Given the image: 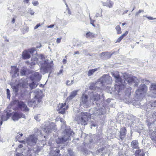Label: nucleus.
Segmentation results:
<instances>
[{
    "mask_svg": "<svg viewBox=\"0 0 156 156\" xmlns=\"http://www.w3.org/2000/svg\"><path fill=\"white\" fill-rule=\"evenodd\" d=\"M112 74V76L115 79V88L119 89V93L126 86L133 85L135 86L138 85V80L136 77L125 73L123 75L124 80H122L120 77L118 72H115Z\"/></svg>",
    "mask_w": 156,
    "mask_h": 156,
    "instance_id": "nucleus-1",
    "label": "nucleus"
},
{
    "mask_svg": "<svg viewBox=\"0 0 156 156\" xmlns=\"http://www.w3.org/2000/svg\"><path fill=\"white\" fill-rule=\"evenodd\" d=\"M105 107L100 108H92L90 110V113L79 112L76 116L75 120L78 124L85 125L87 124L88 119L90 118L91 115L98 116L104 114L105 112Z\"/></svg>",
    "mask_w": 156,
    "mask_h": 156,
    "instance_id": "nucleus-2",
    "label": "nucleus"
},
{
    "mask_svg": "<svg viewBox=\"0 0 156 156\" xmlns=\"http://www.w3.org/2000/svg\"><path fill=\"white\" fill-rule=\"evenodd\" d=\"M100 95L98 94H94L93 96L90 97V101L88 100L87 95L83 94L80 101V104L81 106H83L85 108H87L90 106V104H94V102L95 101L96 104L98 105L99 104L98 102H99Z\"/></svg>",
    "mask_w": 156,
    "mask_h": 156,
    "instance_id": "nucleus-3",
    "label": "nucleus"
},
{
    "mask_svg": "<svg viewBox=\"0 0 156 156\" xmlns=\"http://www.w3.org/2000/svg\"><path fill=\"white\" fill-rule=\"evenodd\" d=\"M34 61L41 66L40 72L43 74L48 73L50 69L51 66L48 62V60L45 59L44 55H41L38 59L36 58Z\"/></svg>",
    "mask_w": 156,
    "mask_h": 156,
    "instance_id": "nucleus-4",
    "label": "nucleus"
},
{
    "mask_svg": "<svg viewBox=\"0 0 156 156\" xmlns=\"http://www.w3.org/2000/svg\"><path fill=\"white\" fill-rule=\"evenodd\" d=\"M43 137L41 135V130H38L37 132L35 133L34 134L31 135L28 137L26 141H20L21 143H23L24 145L25 144L30 146H34L36 144L38 140V136Z\"/></svg>",
    "mask_w": 156,
    "mask_h": 156,
    "instance_id": "nucleus-5",
    "label": "nucleus"
},
{
    "mask_svg": "<svg viewBox=\"0 0 156 156\" xmlns=\"http://www.w3.org/2000/svg\"><path fill=\"white\" fill-rule=\"evenodd\" d=\"M42 93L38 89L36 90L34 92V98L28 102V105L29 106L36 107L37 104L41 101Z\"/></svg>",
    "mask_w": 156,
    "mask_h": 156,
    "instance_id": "nucleus-6",
    "label": "nucleus"
},
{
    "mask_svg": "<svg viewBox=\"0 0 156 156\" xmlns=\"http://www.w3.org/2000/svg\"><path fill=\"white\" fill-rule=\"evenodd\" d=\"M70 128H68L65 129L64 133L65 135L62 137H58L56 139V141L57 144L62 143L67 141L69 139L70 135H73L74 133L69 129Z\"/></svg>",
    "mask_w": 156,
    "mask_h": 156,
    "instance_id": "nucleus-7",
    "label": "nucleus"
},
{
    "mask_svg": "<svg viewBox=\"0 0 156 156\" xmlns=\"http://www.w3.org/2000/svg\"><path fill=\"white\" fill-rule=\"evenodd\" d=\"M98 82H100L101 86H105L112 83V78L108 75H105L98 79Z\"/></svg>",
    "mask_w": 156,
    "mask_h": 156,
    "instance_id": "nucleus-8",
    "label": "nucleus"
},
{
    "mask_svg": "<svg viewBox=\"0 0 156 156\" xmlns=\"http://www.w3.org/2000/svg\"><path fill=\"white\" fill-rule=\"evenodd\" d=\"M147 90V87L146 86L143 84L140 85L139 88L136 90L135 92L136 95H139L140 97H142L145 95Z\"/></svg>",
    "mask_w": 156,
    "mask_h": 156,
    "instance_id": "nucleus-9",
    "label": "nucleus"
},
{
    "mask_svg": "<svg viewBox=\"0 0 156 156\" xmlns=\"http://www.w3.org/2000/svg\"><path fill=\"white\" fill-rule=\"evenodd\" d=\"M58 110L60 113L64 114L68 108V105L66 103L59 104L58 106Z\"/></svg>",
    "mask_w": 156,
    "mask_h": 156,
    "instance_id": "nucleus-10",
    "label": "nucleus"
},
{
    "mask_svg": "<svg viewBox=\"0 0 156 156\" xmlns=\"http://www.w3.org/2000/svg\"><path fill=\"white\" fill-rule=\"evenodd\" d=\"M55 130V125L53 122L49 123L48 125L45 126L44 131L46 133L51 132L54 130Z\"/></svg>",
    "mask_w": 156,
    "mask_h": 156,
    "instance_id": "nucleus-11",
    "label": "nucleus"
},
{
    "mask_svg": "<svg viewBox=\"0 0 156 156\" xmlns=\"http://www.w3.org/2000/svg\"><path fill=\"white\" fill-rule=\"evenodd\" d=\"M59 150L55 147H50V156H59Z\"/></svg>",
    "mask_w": 156,
    "mask_h": 156,
    "instance_id": "nucleus-12",
    "label": "nucleus"
},
{
    "mask_svg": "<svg viewBox=\"0 0 156 156\" xmlns=\"http://www.w3.org/2000/svg\"><path fill=\"white\" fill-rule=\"evenodd\" d=\"M18 106L19 108L25 112L29 111V109L26 104L23 101H18L17 103Z\"/></svg>",
    "mask_w": 156,
    "mask_h": 156,
    "instance_id": "nucleus-13",
    "label": "nucleus"
},
{
    "mask_svg": "<svg viewBox=\"0 0 156 156\" xmlns=\"http://www.w3.org/2000/svg\"><path fill=\"white\" fill-rule=\"evenodd\" d=\"M25 116L23 113H18L16 112L15 113L12 117V119L14 121H16L21 118H25Z\"/></svg>",
    "mask_w": 156,
    "mask_h": 156,
    "instance_id": "nucleus-14",
    "label": "nucleus"
},
{
    "mask_svg": "<svg viewBox=\"0 0 156 156\" xmlns=\"http://www.w3.org/2000/svg\"><path fill=\"white\" fill-rule=\"evenodd\" d=\"M20 150H22L21 151L22 155H29L30 156L32 155L31 153L32 152H33V151L32 150H30L29 149V150H28L27 148L23 149V151L21 149Z\"/></svg>",
    "mask_w": 156,
    "mask_h": 156,
    "instance_id": "nucleus-15",
    "label": "nucleus"
},
{
    "mask_svg": "<svg viewBox=\"0 0 156 156\" xmlns=\"http://www.w3.org/2000/svg\"><path fill=\"white\" fill-rule=\"evenodd\" d=\"M131 147L133 149H138L139 148V144L137 140L132 141L131 143Z\"/></svg>",
    "mask_w": 156,
    "mask_h": 156,
    "instance_id": "nucleus-16",
    "label": "nucleus"
},
{
    "mask_svg": "<svg viewBox=\"0 0 156 156\" xmlns=\"http://www.w3.org/2000/svg\"><path fill=\"white\" fill-rule=\"evenodd\" d=\"M114 3L110 0H107L106 3L103 2V5L104 6H106L110 8H112L113 6Z\"/></svg>",
    "mask_w": 156,
    "mask_h": 156,
    "instance_id": "nucleus-17",
    "label": "nucleus"
},
{
    "mask_svg": "<svg viewBox=\"0 0 156 156\" xmlns=\"http://www.w3.org/2000/svg\"><path fill=\"white\" fill-rule=\"evenodd\" d=\"M135 154L136 156H144L145 154L144 151L143 149H139L136 150Z\"/></svg>",
    "mask_w": 156,
    "mask_h": 156,
    "instance_id": "nucleus-18",
    "label": "nucleus"
},
{
    "mask_svg": "<svg viewBox=\"0 0 156 156\" xmlns=\"http://www.w3.org/2000/svg\"><path fill=\"white\" fill-rule=\"evenodd\" d=\"M126 129L125 128H122L120 131V134L119 135V137L121 140L122 139L125 137L126 135Z\"/></svg>",
    "mask_w": 156,
    "mask_h": 156,
    "instance_id": "nucleus-19",
    "label": "nucleus"
},
{
    "mask_svg": "<svg viewBox=\"0 0 156 156\" xmlns=\"http://www.w3.org/2000/svg\"><path fill=\"white\" fill-rule=\"evenodd\" d=\"M78 91V90L73 91L71 93L70 95L67 98V99L69 100L72 99L77 95Z\"/></svg>",
    "mask_w": 156,
    "mask_h": 156,
    "instance_id": "nucleus-20",
    "label": "nucleus"
},
{
    "mask_svg": "<svg viewBox=\"0 0 156 156\" xmlns=\"http://www.w3.org/2000/svg\"><path fill=\"white\" fill-rule=\"evenodd\" d=\"M22 55L23 58L24 59L29 58H30V55L29 53V52L27 50H25L23 52Z\"/></svg>",
    "mask_w": 156,
    "mask_h": 156,
    "instance_id": "nucleus-21",
    "label": "nucleus"
},
{
    "mask_svg": "<svg viewBox=\"0 0 156 156\" xmlns=\"http://www.w3.org/2000/svg\"><path fill=\"white\" fill-rule=\"evenodd\" d=\"M33 76L34 79L37 81H39L41 79V76L38 72L34 73Z\"/></svg>",
    "mask_w": 156,
    "mask_h": 156,
    "instance_id": "nucleus-22",
    "label": "nucleus"
},
{
    "mask_svg": "<svg viewBox=\"0 0 156 156\" xmlns=\"http://www.w3.org/2000/svg\"><path fill=\"white\" fill-rule=\"evenodd\" d=\"M12 72H13L15 76H18V74L17 73L18 72V69L16 67L14 66H12Z\"/></svg>",
    "mask_w": 156,
    "mask_h": 156,
    "instance_id": "nucleus-23",
    "label": "nucleus"
},
{
    "mask_svg": "<svg viewBox=\"0 0 156 156\" xmlns=\"http://www.w3.org/2000/svg\"><path fill=\"white\" fill-rule=\"evenodd\" d=\"M95 34L90 32H89L86 34V37L88 38H91L95 37Z\"/></svg>",
    "mask_w": 156,
    "mask_h": 156,
    "instance_id": "nucleus-24",
    "label": "nucleus"
},
{
    "mask_svg": "<svg viewBox=\"0 0 156 156\" xmlns=\"http://www.w3.org/2000/svg\"><path fill=\"white\" fill-rule=\"evenodd\" d=\"M98 69L96 68L94 69L89 70L87 73V75L89 76H90L93 75L96 71H97Z\"/></svg>",
    "mask_w": 156,
    "mask_h": 156,
    "instance_id": "nucleus-25",
    "label": "nucleus"
},
{
    "mask_svg": "<svg viewBox=\"0 0 156 156\" xmlns=\"http://www.w3.org/2000/svg\"><path fill=\"white\" fill-rule=\"evenodd\" d=\"M101 56H105L107 58H110L111 56L110 53L108 52H102L101 53Z\"/></svg>",
    "mask_w": 156,
    "mask_h": 156,
    "instance_id": "nucleus-26",
    "label": "nucleus"
},
{
    "mask_svg": "<svg viewBox=\"0 0 156 156\" xmlns=\"http://www.w3.org/2000/svg\"><path fill=\"white\" fill-rule=\"evenodd\" d=\"M37 86V84L33 82L29 84V87L31 90H32Z\"/></svg>",
    "mask_w": 156,
    "mask_h": 156,
    "instance_id": "nucleus-27",
    "label": "nucleus"
},
{
    "mask_svg": "<svg viewBox=\"0 0 156 156\" xmlns=\"http://www.w3.org/2000/svg\"><path fill=\"white\" fill-rule=\"evenodd\" d=\"M61 122L62 123L61 124V128L64 129L66 127L65 122L64 119H63L61 118L60 119Z\"/></svg>",
    "mask_w": 156,
    "mask_h": 156,
    "instance_id": "nucleus-28",
    "label": "nucleus"
},
{
    "mask_svg": "<svg viewBox=\"0 0 156 156\" xmlns=\"http://www.w3.org/2000/svg\"><path fill=\"white\" fill-rule=\"evenodd\" d=\"M102 9H101V11L100 12H97L94 18L95 19V18H98V16H100V17H102Z\"/></svg>",
    "mask_w": 156,
    "mask_h": 156,
    "instance_id": "nucleus-29",
    "label": "nucleus"
},
{
    "mask_svg": "<svg viewBox=\"0 0 156 156\" xmlns=\"http://www.w3.org/2000/svg\"><path fill=\"white\" fill-rule=\"evenodd\" d=\"M23 134L22 133H17L16 136V140H19L21 139V137L23 136Z\"/></svg>",
    "mask_w": 156,
    "mask_h": 156,
    "instance_id": "nucleus-30",
    "label": "nucleus"
},
{
    "mask_svg": "<svg viewBox=\"0 0 156 156\" xmlns=\"http://www.w3.org/2000/svg\"><path fill=\"white\" fill-rule=\"evenodd\" d=\"M115 29L117 31V34H120L121 33V28L120 26L119 25L115 27Z\"/></svg>",
    "mask_w": 156,
    "mask_h": 156,
    "instance_id": "nucleus-31",
    "label": "nucleus"
},
{
    "mask_svg": "<svg viewBox=\"0 0 156 156\" xmlns=\"http://www.w3.org/2000/svg\"><path fill=\"white\" fill-rule=\"evenodd\" d=\"M151 89L152 90H156V84L153 83L151 86Z\"/></svg>",
    "mask_w": 156,
    "mask_h": 156,
    "instance_id": "nucleus-32",
    "label": "nucleus"
},
{
    "mask_svg": "<svg viewBox=\"0 0 156 156\" xmlns=\"http://www.w3.org/2000/svg\"><path fill=\"white\" fill-rule=\"evenodd\" d=\"M74 83V80H72L71 82L69 80H67L66 82V84L67 85L71 86Z\"/></svg>",
    "mask_w": 156,
    "mask_h": 156,
    "instance_id": "nucleus-33",
    "label": "nucleus"
},
{
    "mask_svg": "<svg viewBox=\"0 0 156 156\" xmlns=\"http://www.w3.org/2000/svg\"><path fill=\"white\" fill-rule=\"evenodd\" d=\"M40 115L38 114L35 115L34 117L35 119L37 121H40Z\"/></svg>",
    "mask_w": 156,
    "mask_h": 156,
    "instance_id": "nucleus-34",
    "label": "nucleus"
},
{
    "mask_svg": "<svg viewBox=\"0 0 156 156\" xmlns=\"http://www.w3.org/2000/svg\"><path fill=\"white\" fill-rule=\"evenodd\" d=\"M7 98L8 99H10V94L9 90L7 89L6 90Z\"/></svg>",
    "mask_w": 156,
    "mask_h": 156,
    "instance_id": "nucleus-35",
    "label": "nucleus"
},
{
    "mask_svg": "<svg viewBox=\"0 0 156 156\" xmlns=\"http://www.w3.org/2000/svg\"><path fill=\"white\" fill-rule=\"evenodd\" d=\"M89 18H90V23L91 24H92L93 26L95 27V25H94V22L95 20H92L91 18L90 15H89Z\"/></svg>",
    "mask_w": 156,
    "mask_h": 156,
    "instance_id": "nucleus-36",
    "label": "nucleus"
},
{
    "mask_svg": "<svg viewBox=\"0 0 156 156\" xmlns=\"http://www.w3.org/2000/svg\"><path fill=\"white\" fill-rule=\"evenodd\" d=\"M35 51L34 48H32L29 49L28 51L29 52V53L30 54L33 53Z\"/></svg>",
    "mask_w": 156,
    "mask_h": 156,
    "instance_id": "nucleus-37",
    "label": "nucleus"
},
{
    "mask_svg": "<svg viewBox=\"0 0 156 156\" xmlns=\"http://www.w3.org/2000/svg\"><path fill=\"white\" fill-rule=\"evenodd\" d=\"M68 153L70 156H74L73 152L71 150H68Z\"/></svg>",
    "mask_w": 156,
    "mask_h": 156,
    "instance_id": "nucleus-38",
    "label": "nucleus"
},
{
    "mask_svg": "<svg viewBox=\"0 0 156 156\" xmlns=\"http://www.w3.org/2000/svg\"><path fill=\"white\" fill-rule=\"evenodd\" d=\"M28 12H29L32 15H34V13L32 9L31 8L29 9L28 10Z\"/></svg>",
    "mask_w": 156,
    "mask_h": 156,
    "instance_id": "nucleus-39",
    "label": "nucleus"
},
{
    "mask_svg": "<svg viewBox=\"0 0 156 156\" xmlns=\"http://www.w3.org/2000/svg\"><path fill=\"white\" fill-rule=\"evenodd\" d=\"M144 11L143 10H139V11L136 13V16H137L139 15L140 13H141L142 12H144Z\"/></svg>",
    "mask_w": 156,
    "mask_h": 156,
    "instance_id": "nucleus-40",
    "label": "nucleus"
},
{
    "mask_svg": "<svg viewBox=\"0 0 156 156\" xmlns=\"http://www.w3.org/2000/svg\"><path fill=\"white\" fill-rule=\"evenodd\" d=\"M128 31H126L124 33L122 36H121L123 38L124 37H126L128 34Z\"/></svg>",
    "mask_w": 156,
    "mask_h": 156,
    "instance_id": "nucleus-41",
    "label": "nucleus"
},
{
    "mask_svg": "<svg viewBox=\"0 0 156 156\" xmlns=\"http://www.w3.org/2000/svg\"><path fill=\"white\" fill-rule=\"evenodd\" d=\"M32 4L34 6H36L39 4V3L37 1H35L33 2Z\"/></svg>",
    "mask_w": 156,
    "mask_h": 156,
    "instance_id": "nucleus-42",
    "label": "nucleus"
},
{
    "mask_svg": "<svg viewBox=\"0 0 156 156\" xmlns=\"http://www.w3.org/2000/svg\"><path fill=\"white\" fill-rule=\"evenodd\" d=\"M83 43L82 42H80L79 44H77L76 46L77 47H79L83 45Z\"/></svg>",
    "mask_w": 156,
    "mask_h": 156,
    "instance_id": "nucleus-43",
    "label": "nucleus"
},
{
    "mask_svg": "<svg viewBox=\"0 0 156 156\" xmlns=\"http://www.w3.org/2000/svg\"><path fill=\"white\" fill-rule=\"evenodd\" d=\"M123 38L121 36L116 41V42H120V41H121V40L123 39Z\"/></svg>",
    "mask_w": 156,
    "mask_h": 156,
    "instance_id": "nucleus-44",
    "label": "nucleus"
},
{
    "mask_svg": "<svg viewBox=\"0 0 156 156\" xmlns=\"http://www.w3.org/2000/svg\"><path fill=\"white\" fill-rule=\"evenodd\" d=\"M13 90L16 92H17L18 91V89L16 86H14L13 88Z\"/></svg>",
    "mask_w": 156,
    "mask_h": 156,
    "instance_id": "nucleus-45",
    "label": "nucleus"
},
{
    "mask_svg": "<svg viewBox=\"0 0 156 156\" xmlns=\"http://www.w3.org/2000/svg\"><path fill=\"white\" fill-rule=\"evenodd\" d=\"M61 38H58L56 40V42L58 43H59L61 42Z\"/></svg>",
    "mask_w": 156,
    "mask_h": 156,
    "instance_id": "nucleus-46",
    "label": "nucleus"
},
{
    "mask_svg": "<svg viewBox=\"0 0 156 156\" xmlns=\"http://www.w3.org/2000/svg\"><path fill=\"white\" fill-rule=\"evenodd\" d=\"M25 73V71L23 70H21L20 71V73L22 76H23Z\"/></svg>",
    "mask_w": 156,
    "mask_h": 156,
    "instance_id": "nucleus-47",
    "label": "nucleus"
},
{
    "mask_svg": "<svg viewBox=\"0 0 156 156\" xmlns=\"http://www.w3.org/2000/svg\"><path fill=\"white\" fill-rule=\"evenodd\" d=\"M54 26V24H51L47 27L48 28H53Z\"/></svg>",
    "mask_w": 156,
    "mask_h": 156,
    "instance_id": "nucleus-48",
    "label": "nucleus"
},
{
    "mask_svg": "<svg viewBox=\"0 0 156 156\" xmlns=\"http://www.w3.org/2000/svg\"><path fill=\"white\" fill-rule=\"evenodd\" d=\"M111 99L110 98H108L107 99L106 102L108 104H109L111 102Z\"/></svg>",
    "mask_w": 156,
    "mask_h": 156,
    "instance_id": "nucleus-49",
    "label": "nucleus"
},
{
    "mask_svg": "<svg viewBox=\"0 0 156 156\" xmlns=\"http://www.w3.org/2000/svg\"><path fill=\"white\" fill-rule=\"evenodd\" d=\"M40 26V25L39 24H37L34 27V29H36L37 28L39 27Z\"/></svg>",
    "mask_w": 156,
    "mask_h": 156,
    "instance_id": "nucleus-50",
    "label": "nucleus"
},
{
    "mask_svg": "<svg viewBox=\"0 0 156 156\" xmlns=\"http://www.w3.org/2000/svg\"><path fill=\"white\" fill-rule=\"evenodd\" d=\"M62 71H63L62 69L60 70L59 71V72L58 73L57 75H59L60 74H61L62 73Z\"/></svg>",
    "mask_w": 156,
    "mask_h": 156,
    "instance_id": "nucleus-51",
    "label": "nucleus"
},
{
    "mask_svg": "<svg viewBox=\"0 0 156 156\" xmlns=\"http://www.w3.org/2000/svg\"><path fill=\"white\" fill-rule=\"evenodd\" d=\"M147 18L150 20H153L154 19L153 18V17H151V16H147Z\"/></svg>",
    "mask_w": 156,
    "mask_h": 156,
    "instance_id": "nucleus-52",
    "label": "nucleus"
},
{
    "mask_svg": "<svg viewBox=\"0 0 156 156\" xmlns=\"http://www.w3.org/2000/svg\"><path fill=\"white\" fill-rule=\"evenodd\" d=\"M63 2L65 3V4L66 5V7L67 8H68V5L66 2V1L65 0H62Z\"/></svg>",
    "mask_w": 156,
    "mask_h": 156,
    "instance_id": "nucleus-53",
    "label": "nucleus"
},
{
    "mask_svg": "<svg viewBox=\"0 0 156 156\" xmlns=\"http://www.w3.org/2000/svg\"><path fill=\"white\" fill-rule=\"evenodd\" d=\"M30 0H23V2L26 3H28L29 2V1Z\"/></svg>",
    "mask_w": 156,
    "mask_h": 156,
    "instance_id": "nucleus-54",
    "label": "nucleus"
},
{
    "mask_svg": "<svg viewBox=\"0 0 156 156\" xmlns=\"http://www.w3.org/2000/svg\"><path fill=\"white\" fill-rule=\"evenodd\" d=\"M15 17H14L13 18L12 20V23H14L15 22Z\"/></svg>",
    "mask_w": 156,
    "mask_h": 156,
    "instance_id": "nucleus-55",
    "label": "nucleus"
},
{
    "mask_svg": "<svg viewBox=\"0 0 156 156\" xmlns=\"http://www.w3.org/2000/svg\"><path fill=\"white\" fill-rule=\"evenodd\" d=\"M23 147V145L22 144H20L18 146V147L19 148H22Z\"/></svg>",
    "mask_w": 156,
    "mask_h": 156,
    "instance_id": "nucleus-56",
    "label": "nucleus"
},
{
    "mask_svg": "<svg viewBox=\"0 0 156 156\" xmlns=\"http://www.w3.org/2000/svg\"><path fill=\"white\" fill-rule=\"evenodd\" d=\"M128 93H129V94H130V90L131 89V87H129V88H128Z\"/></svg>",
    "mask_w": 156,
    "mask_h": 156,
    "instance_id": "nucleus-57",
    "label": "nucleus"
},
{
    "mask_svg": "<svg viewBox=\"0 0 156 156\" xmlns=\"http://www.w3.org/2000/svg\"><path fill=\"white\" fill-rule=\"evenodd\" d=\"M62 62L64 64H65L66 62V59H64L63 60Z\"/></svg>",
    "mask_w": 156,
    "mask_h": 156,
    "instance_id": "nucleus-58",
    "label": "nucleus"
},
{
    "mask_svg": "<svg viewBox=\"0 0 156 156\" xmlns=\"http://www.w3.org/2000/svg\"><path fill=\"white\" fill-rule=\"evenodd\" d=\"M67 10H68V12L69 14V15L71 14V12L69 10V8H67Z\"/></svg>",
    "mask_w": 156,
    "mask_h": 156,
    "instance_id": "nucleus-59",
    "label": "nucleus"
},
{
    "mask_svg": "<svg viewBox=\"0 0 156 156\" xmlns=\"http://www.w3.org/2000/svg\"><path fill=\"white\" fill-rule=\"evenodd\" d=\"M79 54H80V53H79V51H76L74 52V55H75L76 54L79 55Z\"/></svg>",
    "mask_w": 156,
    "mask_h": 156,
    "instance_id": "nucleus-60",
    "label": "nucleus"
},
{
    "mask_svg": "<svg viewBox=\"0 0 156 156\" xmlns=\"http://www.w3.org/2000/svg\"><path fill=\"white\" fill-rule=\"evenodd\" d=\"M151 96L152 97L155 98L156 97V93H155L153 95H151Z\"/></svg>",
    "mask_w": 156,
    "mask_h": 156,
    "instance_id": "nucleus-61",
    "label": "nucleus"
},
{
    "mask_svg": "<svg viewBox=\"0 0 156 156\" xmlns=\"http://www.w3.org/2000/svg\"><path fill=\"white\" fill-rule=\"evenodd\" d=\"M128 11V10H127L125 11L123 13V15H124L125 13H127V12Z\"/></svg>",
    "mask_w": 156,
    "mask_h": 156,
    "instance_id": "nucleus-62",
    "label": "nucleus"
},
{
    "mask_svg": "<svg viewBox=\"0 0 156 156\" xmlns=\"http://www.w3.org/2000/svg\"><path fill=\"white\" fill-rule=\"evenodd\" d=\"M26 30L27 31V32H28L29 31V28L27 27L26 28Z\"/></svg>",
    "mask_w": 156,
    "mask_h": 156,
    "instance_id": "nucleus-63",
    "label": "nucleus"
},
{
    "mask_svg": "<svg viewBox=\"0 0 156 156\" xmlns=\"http://www.w3.org/2000/svg\"><path fill=\"white\" fill-rule=\"evenodd\" d=\"M41 46H41V44H40V46H36V48H40V47H41Z\"/></svg>",
    "mask_w": 156,
    "mask_h": 156,
    "instance_id": "nucleus-64",
    "label": "nucleus"
}]
</instances>
